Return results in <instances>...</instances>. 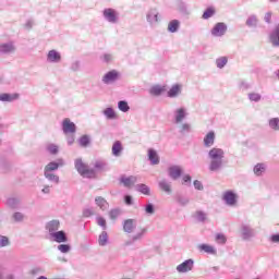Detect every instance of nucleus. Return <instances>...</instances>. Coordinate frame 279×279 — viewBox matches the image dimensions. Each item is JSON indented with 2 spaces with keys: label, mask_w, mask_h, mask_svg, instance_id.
I'll list each match as a JSON object with an SVG mask.
<instances>
[{
  "label": "nucleus",
  "mask_w": 279,
  "mask_h": 279,
  "mask_svg": "<svg viewBox=\"0 0 279 279\" xmlns=\"http://www.w3.org/2000/svg\"><path fill=\"white\" fill-rule=\"evenodd\" d=\"M207 158L209 160L208 170L211 173H218L226 165V150L219 147H213L208 150Z\"/></svg>",
  "instance_id": "1"
},
{
  "label": "nucleus",
  "mask_w": 279,
  "mask_h": 279,
  "mask_svg": "<svg viewBox=\"0 0 279 279\" xmlns=\"http://www.w3.org/2000/svg\"><path fill=\"white\" fill-rule=\"evenodd\" d=\"M74 167H75L77 173H80V175H82V178H88V179L95 178V169L89 168L88 165H86L82 160V158L75 159Z\"/></svg>",
  "instance_id": "2"
},
{
  "label": "nucleus",
  "mask_w": 279,
  "mask_h": 279,
  "mask_svg": "<svg viewBox=\"0 0 279 279\" xmlns=\"http://www.w3.org/2000/svg\"><path fill=\"white\" fill-rule=\"evenodd\" d=\"M161 19L160 11L157 8H150L146 12V21L150 27H156Z\"/></svg>",
  "instance_id": "3"
},
{
  "label": "nucleus",
  "mask_w": 279,
  "mask_h": 279,
  "mask_svg": "<svg viewBox=\"0 0 279 279\" xmlns=\"http://www.w3.org/2000/svg\"><path fill=\"white\" fill-rule=\"evenodd\" d=\"M102 17L104 21H106L107 23H110L111 25H117V23H119V11L112 8L104 9Z\"/></svg>",
  "instance_id": "4"
},
{
  "label": "nucleus",
  "mask_w": 279,
  "mask_h": 279,
  "mask_svg": "<svg viewBox=\"0 0 279 279\" xmlns=\"http://www.w3.org/2000/svg\"><path fill=\"white\" fill-rule=\"evenodd\" d=\"M240 234L242 241H252L254 236H256V231L254 230V228H252V226L247 223H242L240 227Z\"/></svg>",
  "instance_id": "5"
},
{
  "label": "nucleus",
  "mask_w": 279,
  "mask_h": 279,
  "mask_svg": "<svg viewBox=\"0 0 279 279\" xmlns=\"http://www.w3.org/2000/svg\"><path fill=\"white\" fill-rule=\"evenodd\" d=\"M227 32H228V25L223 22H218L211 28L210 34L211 36H214V38H223Z\"/></svg>",
  "instance_id": "6"
},
{
  "label": "nucleus",
  "mask_w": 279,
  "mask_h": 279,
  "mask_svg": "<svg viewBox=\"0 0 279 279\" xmlns=\"http://www.w3.org/2000/svg\"><path fill=\"white\" fill-rule=\"evenodd\" d=\"M16 44L12 40L0 44V56H14Z\"/></svg>",
  "instance_id": "7"
},
{
  "label": "nucleus",
  "mask_w": 279,
  "mask_h": 279,
  "mask_svg": "<svg viewBox=\"0 0 279 279\" xmlns=\"http://www.w3.org/2000/svg\"><path fill=\"white\" fill-rule=\"evenodd\" d=\"M222 199L227 206L234 207L239 202V195L232 191H227L223 193Z\"/></svg>",
  "instance_id": "8"
},
{
  "label": "nucleus",
  "mask_w": 279,
  "mask_h": 279,
  "mask_svg": "<svg viewBox=\"0 0 279 279\" xmlns=\"http://www.w3.org/2000/svg\"><path fill=\"white\" fill-rule=\"evenodd\" d=\"M186 117H189V113L186 112V108L184 107L177 108L173 111V121L175 125H180V123H182L186 119Z\"/></svg>",
  "instance_id": "9"
},
{
  "label": "nucleus",
  "mask_w": 279,
  "mask_h": 279,
  "mask_svg": "<svg viewBox=\"0 0 279 279\" xmlns=\"http://www.w3.org/2000/svg\"><path fill=\"white\" fill-rule=\"evenodd\" d=\"M145 234H147V227L140 228L138 231L132 235L131 240L125 242L126 246L134 245V243H138L142 239H145Z\"/></svg>",
  "instance_id": "10"
},
{
  "label": "nucleus",
  "mask_w": 279,
  "mask_h": 279,
  "mask_svg": "<svg viewBox=\"0 0 279 279\" xmlns=\"http://www.w3.org/2000/svg\"><path fill=\"white\" fill-rule=\"evenodd\" d=\"M46 60L50 64H60V62H62V54L60 51L52 49L48 51Z\"/></svg>",
  "instance_id": "11"
},
{
  "label": "nucleus",
  "mask_w": 279,
  "mask_h": 279,
  "mask_svg": "<svg viewBox=\"0 0 279 279\" xmlns=\"http://www.w3.org/2000/svg\"><path fill=\"white\" fill-rule=\"evenodd\" d=\"M194 265L195 262L193 259H186L177 266V271L178 274H189V271H193Z\"/></svg>",
  "instance_id": "12"
},
{
  "label": "nucleus",
  "mask_w": 279,
  "mask_h": 279,
  "mask_svg": "<svg viewBox=\"0 0 279 279\" xmlns=\"http://www.w3.org/2000/svg\"><path fill=\"white\" fill-rule=\"evenodd\" d=\"M119 80V72L117 70H111L107 72L102 78L101 82L102 84L109 85V84H114Z\"/></svg>",
  "instance_id": "13"
},
{
  "label": "nucleus",
  "mask_w": 279,
  "mask_h": 279,
  "mask_svg": "<svg viewBox=\"0 0 279 279\" xmlns=\"http://www.w3.org/2000/svg\"><path fill=\"white\" fill-rule=\"evenodd\" d=\"M60 167H64V159H58L57 161H50L45 166L44 172L53 173V171H58Z\"/></svg>",
  "instance_id": "14"
},
{
  "label": "nucleus",
  "mask_w": 279,
  "mask_h": 279,
  "mask_svg": "<svg viewBox=\"0 0 279 279\" xmlns=\"http://www.w3.org/2000/svg\"><path fill=\"white\" fill-rule=\"evenodd\" d=\"M136 226H137L136 219L129 218L124 220L122 223L123 232H125L126 234H132V232L136 230Z\"/></svg>",
  "instance_id": "15"
},
{
  "label": "nucleus",
  "mask_w": 279,
  "mask_h": 279,
  "mask_svg": "<svg viewBox=\"0 0 279 279\" xmlns=\"http://www.w3.org/2000/svg\"><path fill=\"white\" fill-rule=\"evenodd\" d=\"M77 128L75 126V123L71 122V119L65 118L62 121V131L65 134H75Z\"/></svg>",
  "instance_id": "16"
},
{
  "label": "nucleus",
  "mask_w": 279,
  "mask_h": 279,
  "mask_svg": "<svg viewBox=\"0 0 279 279\" xmlns=\"http://www.w3.org/2000/svg\"><path fill=\"white\" fill-rule=\"evenodd\" d=\"M168 175L171 180H180L182 177V167L180 166H171L168 168Z\"/></svg>",
  "instance_id": "17"
},
{
  "label": "nucleus",
  "mask_w": 279,
  "mask_h": 279,
  "mask_svg": "<svg viewBox=\"0 0 279 279\" xmlns=\"http://www.w3.org/2000/svg\"><path fill=\"white\" fill-rule=\"evenodd\" d=\"M51 241H54V243H66L69 241V238L66 236V232L63 230L57 231L50 235Z\"/></svg>",
  "instance_id": "18"
},
{
  "label": "nucleus",
  "mask_w": 279,
  "mask_h": 279,
  "mask_svg": "<svg viewBox=\"0 0 279 279\" xmlns=\"http://www.w3.org/2000/svg\"><path fill=\"white\" fill-rule=\"evenodd\" d=\"M158 186H159L160 191L166 193V195H171V193H173L171 181H169L167 179L160 180L158 182Z\"/></svg>",
  "instance_id": "19"
},
{
  "label": "nucleus",
  "mask_w": 279,
  "mask_h": 279,
  "mask_svg": "<svg viewBox=\"0 0 279 279\" xmlns=\"http://www.w3.org/2000/svg\"><path fill=\"white\" fill-rule=\"evenodd\" d=\"M46 230L49 232V235L51 236L56 232H59L60 230V220H50L46 223Z\"/></svg>",
  "instance_id": "20"
},
{
  "label": "nucleus",
  "mask_w": 279,
  "mask_h": 279,
  "mask_svg": "<svg viewBox=\"0 0 279 279\" xmlns=\"http://www.w3.org/2000/svg\"><path fill=\"white\" fill-rule=\"evenodd\" d=\"M269 40L272 47H279V24H277L269 34Z\"/></svg>",
  "instance_id": "21"
},
{
  "label": "nucleus",
  "mask_w": 279,
  "mask_h": 279,
  "mask_svg": "<svg viewBox=\"0 0 279 279\" xmlns=\"http://www.w3.org/2000/svg\"><path fill=\"white\" fill-rule=\"evenodd\" d=\"M182 95V85L174 84L171 86V88L168 90L167 96L170 99H175V97H180Z\"/></svg>",
  "instance_id": "22"
},
{
  "label": "nucleus",
  "mask_w": 279,
  "mask_h": 279,
  "mask_svg": "<svg viewBox=\"0 0 279 279\" xmlns=\"http://www.w3.org/2000/svg\"><path fill=\"white\" fill-rule=\"evenodd\" d=\"M135 182H137V178L134 175H130V177L122 175L120 178V184H123L125 189H132Z\"/></svg>",
  "instance_id": "23"
},
{
  "label": "nucleus",
  "mask_w": 279,
  "mask_h": 279,
  "mask_svg": "<svg viewBox=\"0 0 279 279\" xmlns=\"http://www.w3.org/2000/svg\"><path fill=\"white\" fill-rule=\"evenodd\" d=\"M215 131H209L203 138V145L204 147L210 148L213 145H215Z\"/></svg>",
  "instance_id": "24"
},
{
  "label": "nucleus",
  "mask_w": 279,
  "mask_h": 279,
  "mask_svg": "<svg viewBox=\"0 0 279 279\" xmlns=\"http://www.w3.org/2000/svg\"><path fill=\"white\" fill-rule=\"evenodd\" d=\"M165 90H167V88L162 85H153L149 88L148 93L153 97H160L162 95V93H165Z\"/></svg>",
  "instance_id": "25"
},
{
  "label": "nucleus",
  "mask_w": 279,
  "mask_h": 279,
  "mask_svg": "<svg viewBox=\"0 0 279 279\" xmlns=\"http://www.w3.org/2000/svg\"><path fill=\"white\" fill-rule=\"evenodd\" d=\"M95 177L97 175V171H107L108 170V163L101 159H98L94 161L93 163Z\"/></svg>",
  "instance_id": "26"
},
{
  "label": "nucleus",
  "mask_w": 279,
  "mask_h": 279,
  "mask_svg": "<svg viewBox=\"0 0 279 279\" xmlns=\"http://www.w3.org/2000/svg\"><path fill=\"white\" fill-rule=\"evenodd\" d=\"M247 99L251 104H260V101H263V94L258 92H250L247 94Z\"/></svg>",
  "instance_id": "27"
},
{
  "label": "nucleus",
  "mask_w": 279,
  "mask_h": 279,
  "mask_svg": "<svg viewBox=\"0 0 279 279\" xmlns=\"http://www.w3.org/2000/svg\"><path fill=\"white\" fill-rule=\"evenodd\" d=\"M16 99H19V94H8V93L0 94V101L12 104V101H16Z\"/></svg>",
  "instance_id": "28"
},
{
  "label": "nucleus",
  "mask_w": 279,
  "mask_h": 279,
  "mask_svg": "<svg viewBox=\"0 0 279 279\" xmlns=\"http://www.w3.org/2000/svg\"><path fill=\"white\" fill-rule=\"evenodd\" d=\"M197 250L201 252H205V254H217V248L209 244H198Z\"/></svg>",
  "instance_id": "29"
},
{
  "label": "nucleus",
  "mask_w": 279,
  "mask_h": 279,
  "mask_svg": "<svg viewBox=\"0 0 279 279\" xmlns=\"http://www.w3.org/2000/svg\"><path fill=\"white\" fill-rule=\"evenodd\" d=\"M148 160L150 165H160V157H158V153L153 148L148 149Z\"/></svg>",
  "instance_id": "30"
},
{
  "label": "nucleus",
  "mask_w": 279,
  "mask_h": 279,
  "mask_svg": "<svg viewBox=\"0 0 279 279\" xmlns=\"http://www.w3.org/2000/svg\"><path fill=\"white\" fill-rule=\"evenodd\" d=\"M95 204L96 206H98V208H100V210H108V208H110V204H108V201H106V198L101 196H97L95 198Z\"/></svg>",
  "instance_id": "31"
},
{
  "label": "nucleus",
  "mask_w": 279,
  "mask_h": 279,
  "mask_svg": "<svg viewBox=\"0 0 279 279\" xmlns=\"http://www.w3.org/2000/svg\"><path fill=\"white\" fill-rule=\"evenodd\" d=\"M44 178H46L50 184H60V177L53 172H44Z\"/></svg>",
  "instance_id": "32"
},
{
  "label": "nucleus",
  "mask_w": 279,
  "mask_h": 279,
  "mask_svg": "<svg viewBox=\"0 0 279 279\" xmlns=\"http://www.w3.org/2000/svg\"><path fill=\"white\" fill-rule=\"evenodd\" d=\"M109 238H108V232L102 231L99 236H98V245L100 247H106V245H108L109 243Z\"/></svg>",
  "instance_id": "33"
},
{
  "label": "nucleus",
  "mask_w": 279,
  "mask_h": 279,
  "mask_svg": "<svg viewBox=\"0 0 279 279\" xmlns=\"http://www.w3.org/2000/svg\"><path fill=\"white\" fill-rule=\"evenodd\" d=\"M104 117H106V119H108L109 121H112L114 119H117V112H114V109L112 107L106 108L102 111Z\"/></svg>",
  "instance_id": "34"
},
{
  "label": "nucleus",
  "mask_w": 279,
  "mask_h": 279,
  "mask_svg": "<svg viewBox=\"0 0 279 279\" xmlns=\"http://www.w3.org/2000/svg\"><path fill=\"white\" fill-rule=\"evenodd\" d=\"M246 26L253 28L258 27V17L255 14L250 15L246 19Z\"/></svg>",
  "instance_id": "35"
},
{
  "label": "nucleus",
  "mask_w": 279,
  "mask_h": 279,
  "mask_svg": "<svg viewBox=\"0 0 279 279\" xmlns=\"http://www.w3.org/2000/svg\"><path fill=\"white\" fill-rule=\"evenodd\" d=\"M178 29H180V21L178 20L170 21L168 24V32H170V34H175Z\"/></svg>",
  "instance_id": "36"
},
{
  "label": "nucleus",
  "mask_w": 279,
  "mask_h": 279,
  "mask_svg": "<svg viewBox=\"0 0 279 279\" xmlns=\"http://www.w3.org/2000/svg\"><path fill=\"white\" fill-rule=\"evenodd\" d=\"M268 128L272 130V132H279V118H270L268 120Z\"/></svg>",
  "instance_id": "37"
},
{
  "label": "nucleus",
  "mask_w": 279,
  "mask_h": 279,
  "mask_svg": "<svg viewBox=\"0 0 279 279\" xmlns=\"http://www.w3.org/2000/svg\"><path fill=\"white\" fill-rule=\"evenodd\" d=\"M121 151H123V146L121 145V142H114L112 145V155L119 157L121 156Z\"/></svg>",
  "instance_id": "38"
},
{
  "label": "nucleus",
  "mask_w": 279,
  "mask_h": 279,
  "mask_svg": "<svg viewBox=\"0 0 279 279\" xmlns=\"http://www.w3.org/2000/svg\"><path fill=\"white\" fill-rule=\"evenodd\" d=\"M135 189H136V191H137L138 193H142L143 195H151V190L149 189V186H147V185H145V184H143V183L137 184V185L135 186Z\"/></svg>",
  "instance_id": "39"
},
{
  "label": "nucleus",
  "mask_w": 279,
  "mask_h": 279,
  "mask_svg": "<svg viewBox=\"0 0 279 279\" xmlns=\"http://www.w3.org/2000/svg\"><path fill=\"white\" fill-rule=\"evenodd\" d=\"M194 218L196 219V221H198L199 223H204V221H206V219H208V214H206L203 210H197L194 215Z\"/></svg>",
  "instance_id": "40"
},
{
  "label": "nucleus",
  "mask_w": 279,
  "mask_h": 279,
  "mask_svg": "<svg viewBox=\"0 0 279 279\" xmlns=\"http://www.w3.org/2000/svg\"><path fill=\"white\" fill-rule=\"evenodd\" d=\"M266 170H267V166L265 163H257L253 168V172L256 175H262L263 173H265Z\"/></svg>",
  "instance_id": "41"
},
{
  "label": "nucleus",
  "mask_w": 279,
  "mask_h": 279,
  "mask_svg": "<svg viewBox=\"0 0 279 279\" xmlns=\"http://www.w3.org/2000/svg\"><path fill=\"white\" fill-rule=\"evenodd\" d=\"M46 149L51 154V156H57L58 151H60V147L56 144H48Z\"/></svg>",
  "instance_id": "42"
},
{
  "label": "nucleus",
  "mask_w": 279,
  "mask_h": 279,
  "mask_svg": "<svg viewBox=\"0 0 279 279\" xmlns=\"http://www.w3.org/2000/svg\"><path fill=\"white\" fill-rule=\"evenodd\" d=\"M215 241L216 243H218V245H226V243L228 242V238H226V234L223 233H217L215 236Z\"/></svg>",
  "instance_id": "43"
},
{
  "label": "nucleus",
  "mask_w": 279,
  "mask_h": 279,
  "mask_svg": "<svg viewBox=\"0 0 279 279\" xmlns=\"http://www.w3.org/2000/svg\"><path fill=\"white\" fill-rule=\"evenodd\" d=\"M228 64V57H219L216 59L217 69H223Z\"/></svg>",
  "instance_id": "44"
},
{
  "label": "nucleus",
  "mask_w": 279,
  "mask_h": 279,
  "mask_svg": "<svg viewBox=\"0 0 279 279\" xmlns=\"http://www.w3.org/2000/svg\"><path fill=\"white\" fill-rule=\"evenodd\" d=\"M118 108L121 112H130V105H128V101L120 100L118 102Z\"/></svg>",
  "instance_id": "45"
},
{
  "label": "nucleus",
  "mask_w": 279,
  "mask_h": 279,
  "mask_svg": "<svg viewBox=\"0 0 279 279\" xmlns=\"http://www.w3.org/2000/svg\"><path fill=\"white\" fill-rule=\"evenodd\" d=\"M96 223L99 226L102 230H108V225L106 222V218L98 216L96 217Z\"/></svg>",
  "instance_id": "46"
},
{
  "label": "nucleus",
  "mask_w": 279,
  "mask_h": 279,
  "mask_svg": "<svg viewBox=\"0 0 279 279\" xmlns=\"http://www.w3.org/2000/svg\"><path fill=\"white\" fill-rule=\"evenodd\" d=\"M180 134H189L191 132V124L183 123L178 126Z\"/></svg>",
  "instance_id": "47"
},
{
  "label": "nucleus",
  "mask_w": 279,
  "mask_h": 279,
  "mask_svg": "<svg viewBox=\"0 0 279 279\" xmlns=\"http://www.w3.org/2000/svg\"><path fill=\"white\" fill-rule=\"evenodd\" d=\"M78 145H81V147H88V145H90V137H88V135H83L78 140Z\"/></svg>",
  "instance_id": "48"
},
{
  "label": "nucleus",
  "mask_w": 279,
  "mask_h": 279,
  "mask_svg": "<svg viewBox=\"0 0 279 279\" xmlns=\"http://www.w3.org/2000/svg\"><path fill=\"white\" fill-rule=\"evenodd\" d=\"M211 16H215V9L213 8H207L205 12L203 13V19L205 21H208V19H211Z\"/></svg>",
  "instance_id": "49"
},
{
  "label": "nucleus",
  "mask_w": 279,
  "mask_h": 279,
  "mask_svg": "<svg viewBox=\"0 0 279 279\" xmlns=\"http://www.w3.org/2000/svg\"><path fill=\"white\" fill-rule=\"evenodd\" d=\"M81 68H82V62L80 60H75L71 63L70 71L77 73V71H80Z\"/></svg>",
  "instance_id": "50"
},
{
  "label": "nucleus",
  "mask_w": 279,
  "mask_h": 279,
  "mask_svg": "<svg viewBox=\"0 0 279 279\" xmlns=\"http://www.w3.org/2000/svg\"><path fill=\"white\" fill-rule=\"evenodd\" d=\"M57 250L61 252V254H69V252H71V246L69 244H59Z\"/></svg>",
  "instance_id": "51"
},
{
  "label": "nucleus",
  "mask_w": 279,
  "mask_h": 279,
  "mask_svg": "<svg viewBox=\"0 0 279 279\" xmlns=\"http://www.w3.org/2000/svg\"><path fill=\"white\" fill-rule=\"evenodd\" d=\"M238 87L240 88V90L245 92V90H250V88H252V84H250L247 81H241L239 83Z\"/></svg>",
  "instance_id": "52"
},
{
  "label": "nucleus",
  "mask_w": 279,
  "mask_h": 279,
  "mask_svg": "<svg viewBox=\"0 0 279 279\" xmlns=\"http://www.w3.org/2000/svg\"><path fill=\"white\" fill-rule=\"evenodd\" d=\"M177 202H178V204H180V206H189L191 201L186 196H179L177 198Z\"/></svg>",
  "instance_id": "53"
},
{
  "label": "nucleus",
  "mask_w": 279,
  "mask_h": 279,
  "mask_svg": "<svg viewBox=\"0 0 279 279\" xmlns=\"http://www.w3.org/2000/svg\"><path fill=\"white\" fill-rule=\"evenodd\" d=\"M121 215V209L114 208L109 211L110 219L114 220Z\"/></svg>",
  "instance_id": "54"
},
{
  "label": "nucleus",
  "mask_w": 279,
  "mask_h": 279,
  "mask_svg": "<svg viewBox=\"0 0 279 279\" xmlns=\"http://www.w3.org/2000/svg\"><path fill=\"white\" fill-rule=\"evenodd\" d=\"M10 245V239L5 235H0V247H8Z\"/></svg>",
  "instance_id": "55"
},
{
  "label": "nucleus",
  "mask_w": 279,
  "mask_h": 279,
  "mask_svg": "<svg viewBox=\"0 0 279 279\" xmlns=\"http://www.w3.org/2000/svg\"><path fill=\"white\" fill-rule=\"evenodd\" d=\"M7 204L8 206H10V208H16V206H19V198H14V197L9 198L7 201Z\"/></svg>",
  "instance_id": "56"
},
{
  "label": "nucleus",
  "mask_w": 279,
  "mask_h": 279,
  "mask_svg": "<svg viewBox=\"0 0 279 279\" xmlns=\"http://www.w3.org/2000/svg\"><path fill=\"white\" fill-rule=\"evenodd\" d=\"M145 213H146V215H154V213H156V209H155V207H154V204L148 203V204L145 206Z\"/></svg>",
  "instance_id": "57"
},
{
  "label": "nucleus",
  "mask_w": 279,
  "mask_h": 279,
  "mask_svg": "<svg viewBox=\"0 0 279 279\" xmlns=\"http://www.w3.org/2000/svg\"><path fill=\"white\" fill-rule=\"evenodd\" d=\"M179 11L181 12V14H185V15L191 14V11L189 10V7L185 3H181L179 5Z\"/></svg>",
  "instance_id": "58"
},
{
  "label": "nucleus",
  "mask_w": 279,
  "mask_h": 279,
  "mask_svg": "<svg viewBox=\"0 0 279 279\" xmlns=\"http://www.w3.org/2000/svg\"><path fill=\"white\" fill-rule=\"evenodd\" d=\"M112 60H114V56L112 53L102 54V62H106L108 64L112 62Z\"/></svg>",
  "instance_id": "59"
},
{
  "label": "nucleus",
  "mask_w": 279,
  "mask_h": 279,
  "mask_svg": "<svg viewBox=\"0 0 279 279\" xmlns=\"http://www.w3.org/2000/svg\"><path fill=\"white\" fill-rule=\"evenodd\" d=\"M93 215H95V210H93V208H85L83 209V217H93Z\"/></svg>",
  "instance_id": "60"
},
{
  "label": "nucleus",
  "mask_w": 279,
  "mask_h": 279,
  "mask_svg": "<svg viewBox=\"0 0 279 279\" xmlns=\"http://www.w3.org/2000/svg\"><path fill=\"white\" fill-rule=\"evenodd\" d=\"M24 217H25V216H23V214H22V213H19V211H16V213L13 214V219H14V221H23Z\"/></svg>",
  "instance_id": "61"
},
{
  "label": "nucleus",
  "mask_w": 279,
  "mask_h": 279,
  "mask_svg": "<svg viewBox=\"0 0 279 279\" xmlns=\"http://www.w3.org/2000/svg\"><path fill=\"white\" fill-rule=\"evenodd\" d=\"M194 189H196V191H204V184H202L199 180H195Z\"/></svg>",
  "instance_id": "62"
},
{
  "label": "nucleus",
  "mask_w": 279,
  "mask_h": 279,
  "mask_svg": "<svg viewBox=\"0 0 279 279\" xmlns=\"http://www.w3.org/2000/svg\"><path fill=\"white\" fill-rule=\"evenodd\" d=\"M124 202H125L126 206H132V204H134V199L132 198L131 195H125Z\"/></svg>",
  "instance_id": "63"
},
{
  "label": "nucleus",
  "mask_w": 279,
  "mask_h": 279,
  "mask_svg": "<svg viewBox=\"0 0 279 279\" xmlns=\"http://www.w3.org/2000/svg\"><path fill=\"white\" fill-rule=\"evenodd\" d=\"M264 21H265V23H268V24L271 23V12L270 11L265 14Z\"/></svg>",
  "instance_id": "64"
}]
</instances>
